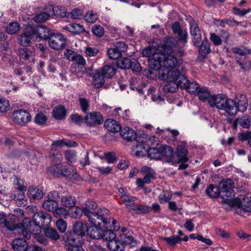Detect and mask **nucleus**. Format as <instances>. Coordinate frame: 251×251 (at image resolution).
<instances>
[{"label":"nucleus","mask_w":251,"mask_h":251,"mask_svg":"<svg viewBox=\"0 0 251 251\" xmlns=\"http://www.w3.org/2000/svg\"><path fill=\"white\" fill-rule=\"evenodd\" d=\"M158 50L162 53V69L158 72L159 78L167 80L168 77H173L178 75V67L181 60H178L173 54V49L166 45L158 47Z\"/></svg>","instance_id":"1"},{"label":"nucleus","mask_w":251,"mask_h":251,"mask_svg":"<svg viewBox=\"0 0 251 251\" xmlns=\"http://www.w3.org/2000/svg\"><path fill=\"white\" fill-rule=\"evenodd\" d=\"M96 202L88 200L86 201L84 209V215L89 219L92 225H104L108 222L109 211L106 208H97Z\"/></svg>","instance_id":"2"},{"label":"nucleus","mask_w":251,"mask_h":251,"mask_svg":"<svg viewBox=\"0 0 251 251\" xmlns=\"http://www.w3.org/2000/svg\"><path fill=\"white\" fill-rule=\"evenodd\" d=\"M0 224H3L5 227L10 231H14L15 233H18L24 236L26 239L30 238V233L28 231L35 232L34 229L31 228L30 221L29 218H25L22 224L16 225L13 221H8L6 216L0 213Z\"/></svg>","instance_id":"3"},{"label":"nucleus","mask_w":251,"mask_h":251,"mask_svg":"<svg viewBox=\"0 0 251 251\" xmlns=\"http://www.w3.org/2000/svg\"><path fill=\"white\" fill-rule=\"evenodd\" d=\"M34 214L33 216V222L34 224V226L32 224L31 221H30V224L32 226L31 228L34 229L35 232H29L30 238L31 237V234L36 235L38 233V230H36V228L40 227L44 228L49 226L51 221V217L50 214L45 212L43 211H37L36 206H32L31 208ZM30 221H31L30 220Z\"/></svg>","instance_id":"4"},{"label":"nucleus","mask_w":251,"mask_h":251,"mask_svg":"<svg viewBox=\"0 0 251 251\" xmlns=\"http://www.w3.org/2000/svg\"><path fill=\"white\" fill-rule=\"evenodd\" d=\"M208 103L211 107L219 110H229V106L234 104L233 99H228L223 94L212 95L208 99Z\"/></svg>","instance_id":"5"},{"label":"nucleus","mask_w":251,"mask_h":251,"mask_svg":"<svg viewBox=\"0 0 251 251\" xmlns=\"http://www.w3.org/2000/svg\"><path fill=\"white\" fill-rule=\"evenodd\" d=\"M162 53L160 52L158 50V48L156 50V53L154 54V55L152 57L148 58V63L149 67L152 70H149L148 73L150 75V77L153 78L154 76L152 75L153 73V71H154L155 72V75H156V73L159 72V70L162 68V57H163L162 56Z\"/></svg>","instance_id":"6"},{"label":"nucleus","mask_w":251,"mask_h":251,"mask_svg":"<svg viewBox=\"0 0 251 251\" xmlns=\"http://www.w3.org/2000/svg\"><path fill=\"white\" fill-rule=\"evenodd\" d=\"M219 186L223 192L228 194L227 198H225L224 195L222 196L223 199L227 203L230 202L231 199L234 196L233 193V188L234 186L233 180L229 178L223 179L220 182Z\"/></svg>","instance_id":"7"},{"label":"nucleus","mask_w":251,"mask_h":251,"mask_svg":"<svg viewBox=\"0 0 251 251\" xmlns=\"http://www.w3.org/2000/svg\"><path fill=\"white\" fill-rule=\"evenodd\" d=\"M102 115L95 111L87 113L84 117V123L89 127H95L102 123Z\"/></svg>","instance_id":"8"},{"label":"nucleus","mask_w":251,"mask_h":251,"mask_svg":"<svg viewBox=\"0 0 251 251\" xmlns=\"http://www.w3.org/2000/svg\"><path fill=\"white\" fill-rule=\"evenodd\" d=\"M141 171L144 174V177L143 178H138L136 184L138 187L142 188L145 183H151V179L155 178V172L153 170L148 166L143 167Z\"/></svg>","instance_id":"9"},{"label":"nucleus","mask_w":251,"mask_h":251,"mask_svg":"<svg viewBox=\"0 0 251 251\" xmlns=\"http://www.w3.org/2000/svg\"><path fill=\"white\" fill-rule=\"evenodd\" d=\"M118 65L122 69H131L132 71L136 72H139L141 70L140 64L135 59H130L125 57L118 61Z\"/></svg>","instance_id":"10"},{"label":"nucleus","mask_w":251,"mask_h":251,"mask_svg":"<svg viewBox=\"0 0 251 251\" xmlns=\"http://www.w3.org/2000/svg\"><path fill=\"white\" fill-rule=\"evenodd\" d=\"M49 44L53 49L60 50L65 47L66 40L62 34H57L52 35L49 38Z\"/></svg>","instance_id":"11"},{"label":"nucleus","mask_w":251,"mask_h":251,"mask_svg":"<svg viewBox=\"0 0 251 251\" xmlns=\"http://www.w3.org/2000/svg\"><path fill=\"white\" fill-rule=\"evenodd\" d=\"M190 25V33L192 36L193 44L196 47H198L201 41V31L198 24L194 19H191L189 21Z\"/></svg>","instance_id":"12"},{"label":"nucleus","mask_w":251,"mask_h":251,"mask_svg":"<svg viewBox=\"0 0 251 251\" xmlns=\"http://www.w3.org/2000/svg\"><path fill=\"white\" fill-rule=\"evenodd\" d=\"M32 31V26L27 27L24 33L18 36V43L23 46L26 47L29 46L32 41H35Z\"/></svg>","instance_id":"13"},{"label":"nucleus","mask_w":251,"mask_h":251,"mask_svg":"<svg viewBox=\"0 0 251 251\" xmlns=\"http://www.w3.org/2000/svg\"><path fill=\"white\" fill-rule=\"evenodd\" d=\"M31 116L27 111H14L13 121L20 125L25 126L31 121Z\"/></svg>","instance_id":"14"},{"label":"nucleus","mask_w":251,"mask_h":251,"mask_svg":"<svg viewBox=\"0 0 251 251\" xmlns=\"http://www.w3.org/2000/svg\"><path fill=\"white\" fill-rule=\"evenodd\" d=\"M33 33L35 41L43 39L45 40L49 39L52 35L50 30L44 25H39L37 27H32Z\"/></svg>","instance_id":"15"},{"label":"nucleus","mask_w":251,"mask_h":251,"mask_svg":"<svg viewBox=\"0 0 251 251\" xmlns=\"http://www.w3.org/2000/svg\"><path fill=\"white\" fill-rule=\"evenodd\" d=\"M110 223V220L108 219V222L104 225L97 226L92 225L93 226L88 229L87 234L92 239H99L101 238L103 227L108 228V226Z\"/></svg>","instance_id":"16"},{"label":"nucleus","mask_w":251,"mask_h":251,"mask_svg":"<svg viewBox=\"0 0 251 251\" xmlns=\"http://www.w3.org/2000/svg\"><path fill=\"white\" fill-rule=\"evenodd\" d=\"M234 104L229 106V110L236 108V110H246L248 106L247 99L244 94L236 96L235 100H233Z\"/></svg>","instance_id":"17"},{"label":"nucleus","mask_w":251,"mask_h":251,"mask_svg":"<svg viewBox=\"0 0 251 251\" xmlns=\"http://www.w3.org/2000/svg\"><path fill=\"white\" fill-rule=\"evenodd\" d=\"M63 239L66 243V248L81 244L80 238L77 236L73 232H67L64 235Z\"/></svg>","instance_id":"18"},{"label":"nucleus","mask_w":251,"mask_h":251,"mask_svg":"<svg viewBox=\"0 0 251 251\" xmlns=\"http://www.w3.org/2000/svg\"><path fill=\"white\" fill-rule=\"evenodd\" d=\"M120 132L123 139L127 141H131L134 140H137V142L139 141L137 140L136 132L129 127L126 126L123 128H121Z\"/></svg>","instance_id":"19"},{"label":"nucleus","mask_w":251,"mask_h":251,"mask_svg":"<svg viewBox=\"0 0 251 251\" xmlns=\"http://www.w3.org/2000/svg\"><path fill=\"white\" fill-rule=\"evenodd\" d=\"M21 235V234H19ZM22 236V235H21ZM23 236H24L23 235ZM25 240H23L21 238H16L13 240L12 244L13 249L15 251H26L28 248L27 243L26 241V238L23 237ZM30 238H29L30 239ZM29 239V238L28 239Z\"/></svg>","instance_id":"20"},{"label":"nucleus","mask_w":251,"mask_h":251,"mask_svg":"<svg viewBox=\"0 0 251 251\" xmlns=\"http://www.w3.org/2000/svg\"><path fill=\"white\" fill-rule=\"evenodd\" d=\"M88 229L87 225L82 222L75 223L73 227V232L80 239L86 235Z\"/></svg>","instance_id":"21"},{"label":"nucleus","mask_w":251,"mask_h":251,"mask_svg":"<svg viewBox=\"0 0 251 251\" xmlns=\"http://www.w3.org/2000/svg\"><path fill=\"white\" fill-rule=\"evenodd\" d=\"M104 126L109 131L113 133L120 131L122 128L119 122L110 119L105 121Z\"/></svg>","instance_id":"22"},{"label":"nucleus","mask_w":251,"mask_h":251,"mask_svg":"<svg viewBox=\"0 0 251 251\" xmlns=\"http://www.w3.org/2000/svg\"><path fill=\"white\" fill-rule=\"evenodd\" d=\"M187 154L188 151L184 144L177 146L176 148V155L179 159L178 162H187L188 161Z\"/></svg>","instance_id":"23"},{"label":"nucleus","mask_w":251,"mask_h":251,"mask_svg":"<svg viewBox=\"0 0 251 251\" xmlns=\"http://www.w3.org/2000/svg\"><path fill=\"white\" fill-rule=\"evenodd\" d=\"M92 77V84L95 88H100L104 84L105 77L103 75L100 71L98 70L96 71Z\"/></svg>","instance_id":"24"},{"label":"nucleus","mask_w":251,"mask_h":251,"mask_svg":"<svg viewBox=\"0 0 251 251\" xmlns=\"http://www.w3.org/2000/svg\"><path fill=\"white\" fill-rule=\"evenodd\" d=\"M108 248L111 251H123L125 246L121 243V240L113 239L107 243Z\"/></svg>","instance_id":"25"},{"label":"nucleus","mask_w":251,"mask_h":251,"mask_svg":"<svg viewBox=\"0 0 251 251\" xmlns=\"http://www.w3.org/2000/svg\"><path fill=\"white\" fill-rule=\"evenodd\" d=\"M168 79L175 80L177 88L179 87L184 89L186 87V85H188L189 81L185 76L180 75L179 70H178V75L173 77H168Z\"/></svg>","instance_id":"26"},{"label":"nucleus","mask_w":251,"mask_h":251,"mask_svg":"<svg viewBox=\"0 0 251 251\" xmlns=\"http://www.w3.org/2000/svg\"><path fill=\"white\" fill-rule=\"evenodd\" d=\"M27 195L30 199L39 200L43 197V193L42 191L39 188L30 186L28 189Z\"/></svg>","instance_id":"27"},{"label":"nucleus","mask_w":251,"mask_h":251,"mask_svg":"<svg viewBox=\"0 0 251 251\" xmlns=\"http://www.w3.org/2000/svg\"><path fill=\"white\" fill-rule=\"evenodd\" d=\"M150 206L140 203H135L131 209L135 214L140 215L150 212Z\"/></svg>","instance_id":"28"},{"label":"nucleus","mask_w":251,"mask_h":251,"mask_svg":"<svg viewBox=\"0 0 251 251\" xmlns=\"http://www.w3.org/2000/svg\"><path fill=\"white\" fill-rule=\"evenodd\" d=\"M63 29L74 34H78L83 32L87 33L82 25L77 24H69L64 27Z\"/></svg>","instance_id":"29"},{"label":"nucleus","mask_w":251,"mask_h":251,"mask_svg":"<svg viewBox=\"0 0 251 251\" xmlns=\"http://www.w3.org/2000/svg\"><path fill=\"white\" fill-rule=\"evenodd\" d=\"M220 189L219 186L218 187L213 184H211L206 189L205 193L210 198H217L220 196Z\"/></svg>","instance_id":"30"},{"label":"nucleus","mask_w":251,"mask_h":251,"mask_svg":"<svg viewBox=\"0 0 251 251\" xmlns=\"http://www.w3.org/2000/svg\"><path fill=\"white\" fill-rule=\"evenodd\" d=\"M198 47H199V53L203 57H205L211 51L209 42L206 39L203 40L201 45L200 44Z\"/></svg>","instance_id":"31"},{"label":"nucleus","mask_w":251,"mask_h":251,"mask_svg":"<svg viewBox=\"0 0 251 251\" xmlns=\"http://www.w3.org/2000/svg\"><path fill=\"white\" fill-rule=\"evenodd\" d=\"M61 203L65 207L72 208L76 204V200L75 197L71 196H64L61 198Z\"/></svg>","instance_id":"32"},{"label":"nucleus","mask_w":251,"mask_h":251,"mask_svg":"<svg viewBox=\"0 0 251 251\" xmlns=\"http://www.w3.org/2000/svg\"><path fill=\"white\" fill-rule=\"evenodd\" d=\"M61 175L77 180H78L80 177L75 172H74L71 168L66 167L64 164V168L62 169V173H61Z\"/></svg>","instance_id":"33"},{"label":"nucleus","mask_w":251,"mask_h":251,"mask_svg":"<svg viewBox=\"0 0 251 251\" xmlns=\"http://www.w3.org/2000/svg\"><path fill=\"white\" fill-rule=\"evenodd\" d=\"M161 146L158 148H151L149 149L148 154L149 156L153 159H161Z\"/></svg>","instance_id":"34"},{"label":"nucleus","mask_w":251,"mask_h":251,"mask_svg":"<svg viewBox=\"0 0 251 251\" xmlns=\"http://www.w3.org/2000/svg\"><path fill=\"white\" fill-rule=\"evenodd\" d=\"M77 145V144L74 141L63 139L62 140H57L53 142L51 144V147L56 148L57 147H63L64 146L75 147Z\"/></svg>","instance_id":"35"},{"label":"nucleus","mask_w":251,"mask_h":251,"mask_svg":"<svg viewBox=\"0 0 251 251\" xmlns=\"http://www.w3.org/2000/svg\"><path fill=\"white\" fill-rule=\"evenodd\" d=\"M121 200L126 206H129L128 210L131 211L133 205L135 204L133 202L136 200V198L133 196H130L125 193L124 195H121Z\"/></svg>","instance_id":"36"},{"label":"nucleus","mask_w":251,"mask_h":251,"mask_svg":"<svg viewBox=\"0 0 251 251\" xmlns=\"http://www.w3.org/2000/svg\"><path fill=\"white\" fill-rule=\"evenodd\" d=\"M64 168V163L54 164L48 168V172L53 176L58 177L62 173V169Z\"/></svg>","instance_id":"37"},{"label":"nucleus","mask_w":251,"mask_h":251,"mask_svg":"<svg viewBox=\"0 0 251 251\" xmlns=\"http://www.w3.org/2000/svg\"><path fill=\"white\" fill-rule=\"evenodd\" d=\"M44 233L46 237L53 241H57L60 238V235L56 230L50 227H46Z\"/></svg>","instance_id":"38"},{"label":"nucleus","mask_w":251,"mask_h":251,"mask_svg":"<svg viewBox=\"0 0 251 251\" xmlns=\"http://www.w3.org/2000/svg\"><path fill=\"white\" fill-rule=\"evenodd\" d=\"M177 89L176 83L173 79L166 82L163 87V90L167 93H175Z\"/></svg>","instance_id":"39"},{"label":"nucleus","mask_w":251,"mask_h":251,"mask_svg":"<svg viewBox=\"0 0 251 251\" xmlns=\"http://www.w3.org/2000/svg\"><path fill=\"white\" fill-rule=\"evenodd\" d=\"M115 69L111 65H105L101 70V74L106 78H111L115 74Z\"/></svg>","instance_id":"40"},{"label":"nucleus","mask_w":251,"mask_h":251,"mask_svg":"<svg viewBox=\"0 0 251 251\" xmlns=\"http://www.w3.org/2000/svg\"><path fill=\"white\" fill-rule=\"evenodd\" d=\"M197 94L199 98L202 101L207 100L212 95H210L209 90L206 87H202L198 90Z\"/></svg>","instance_id":"41"},{"label":"nucleus","mask_w":251,"mask_h":251,"mask_svg":"<svg viewBox=\"0 0 251 251\" xmlns=\"http://www.w3.org/2000/svg\"><path fill=\"white\" fill-rule=\"evenodd\" d=\"M161 158L163 156L167 157L169 160H171L174 156L173 149L168 146H161Z\"/></svg>","instance_id":"42"},{"label":"nucleus","mask_w":251,"mask_h":251,"mask_svg":"<svg viewBox=\"0 0 251 251\" xmlns=\"http://www.w3.org/2000/svg\"><path fill=\"white\" fill-rule=\"evenodd\" d=\"M120 239L123 246L125 245H129L131 246H134L136 245V240L130 236L127 235L126 234L121 235L120 236Z\"/></svg>","instance_id":"43"},{"label":"nucleus","mask_w":251,"mask_h":251,"mask_svg":"<svg viewBox=\"0 0 251 251\" xmlns=\"http://www.w3.org/2000/svg\"><path fill=\"white\" fill-rule=\"evenodd\" d=\"M58 205L57 201L47 200L44 201L42 206L44 209L53 212L55 208L58 206Z\"/></svg>","instance_id":"44"},{"label":"nucleus","mask_w":251,"mask_h":251,"mask_svg":"<svg viewBox=\"0 0 251 251\" xmlns=\"http://www.w3.org/2000/svg\"><path fill=\"white\" fill-rule=\"evenodd\" d=\"M32 54V52L27 48H23L18 50V55L22 59L28 60Z\"/></svg>","instance_id":"45"},{"label":"nucleus","mask_w":251,"mask_h":251,"mask_svg":"<svg viewBox=\"0 0 251 251\" xmlns=\"http://www.w3.org/2000/svg\"><path fill=\"white\" fill-rule=\"evenodd\" d=\"M52 212L54 216L56 218L63 217L64 218H67L68 216V212L65 208L62 207H58L57 206Z\"/></svg>","instance_id":"46"},{"label":"nucleus","mask_w":251,"mask_h":251,"mask_svg":"<svg viewBox=\"0 0 251 251\" xmlns=\"http://www.w3.org/2000/svg\"><path fill=\"white\" fill-rule=\"evenodd\" d=\"M20 28V25L16 22H11L6 27V31L9 34H14L18 32Z\"/></svg>","instance_id":"47"},{"label":"nucleus","mask_w":251,"mask_h":251,"mask_svg":"<svg viewBox=\"0 0 251 251\" xmlns=\"http://www.w3.org/2000/svg\"><path fill=\"white\" fill-rule=\"evenodd\" d=\"M149 149L145 147V144L142 143L136 145L135 154L137 156L143 157L148 154Z\"/></svg>","instance_id":"48"},{"label":"nucleus","mask_w":251,"mask_h":251,"mask_svg":"<svg viewBox=\"0 0 251 251\" xmlns=\"http://www.w3.org/2000/svg\"><path fill=\"white\" fill-rule=\"evenodd\" d=\"M107 54L109 58L115 60L121 57L122 56V53L119 52L114 46L113 48L107 49Z\"/></svg>","instance_id":"49"},{"label":"nucleus","mask_w":251,"mask_h":251,"mask_svg":"<svg viewBox=\"0 0 251 251\" xmlns=\"http://www.w3.org/2000/svg\"><path fill=\"white\" fill-rule=\"evenodd\" d=\"M73 61L75 62L78 67H80L81 72L83 73L85 71L86 61L82 56L77 54L75 57V59H74Z\"/></svg>","instance_id":"50"},{"label":"nucleus","mask_w":251,"mask_h":251,"mask_svg":"<svg viewBox=\"0 0 251 251\" xmlns=\"http://www.w3.org/2000/svg\"><path fill=\"white\" fill-rule=\"evenodd\" d=\"M251 117L249 115L242 116L239 118V125L245 128H249L251 126Z\"/></svg>","instance_id":"51"},{"label":"nucleus","mask_w":251,"mask_h":251,"mask_svg":"<svg viewBox=\"0 0 251 251\" xmlns=\"http://www.w3.org/2000/svg\"><path fill=\"white\" fill-rule=\"evenodd\" d=\"M49 157L55 162L59 161L62 158V155L56 150V148L52 147Z\"/></svg>","instance_id":"52"},{"label":"nucleus","mask_w":251,"mask_h":251,"mask_svg":"<svg viewBox=\"0 0 251 251\" xmlns=\"http://www.w3.org/2000/svg\"><path fill=\"white\" fill-rule=\"evenodd\" d=\"M116 238L115 233L111 230H106L102 231V237L103 240L107 241L108 242L115 239Z\"/></svg>","instance_id":"53"},{"label":"nucleus","mask_w":251,"mask_h":251,"mask_svg":"<svg viewBox=\"0 0 251 251\" xmlns=\"http://www.w3.org/2000/svg\"><path fill=\"white\" fill-rule=\"evenodd\" d=\"M113 46L121 53L126 51L128 48L127 44L122 41L114 42L113 43Z\"/></svg>","instance_id":"54"},{"label":"nucleus","mask_w":251,"mask_h":251,"mask_svg":"<svg viewBox=\"0 0 251 251\" xmlns=\"http://www.w3.org/2000/svg\"><path fill=\"white\" fill-rule=\"evenodd\" d=\"M92 32L95 36L101 37L104 35V29L101 25H95L92 28Z\"/></svg>","instance_id":"55"},{"label":"nucleus","mask_w":251,"mask_h":251,"mask_svg":"<svg viewBox=\"0 0 251 251\" xmlns=\"http://www.w3.org/2000/svg\"><path fill=\"white\" fill-rule=\"evenodd\" d=\"M199 84L196 82H190L188 81V85H186L185 89L187 91L191 94L195 93L199 89Z\"/></svg>","instance_id":"56"},{"label":"nucleus","mask_w":251,"mask_h":251,"mask_svg":"<svg viewBox=\"0 0 251 251\" xmlns=\"http://www.w3.org/2000/svg\"><path fill=\"white\" fill-rule=\"evenodd\" d=\"M163 240L165 241L170 246H175V245L182 241V238L178 236H171L169 237H165Z\"/></svg>","instance_id":"57"},{"label":"nucleus","mask_w":251,"mask_h":251,"mask_svg":"<svg viewBox=\"0 0 251 251\" xmlns=\"http://www.w3.org/2000/svg\"><path fill=\"white\" fill-rule=\"evenodd\" d=\"M85 20L89 23H95L98 19V15L95 13L93 11L88 12L87 14H85L84 16Z\"/></svg>","instance_id":"58"},{"label":"nucleus","mask_w":251,"mask_h":251,"mask_svg":"<svg viewBox=\"0 0 251 251\" xmlns=\"http://www.w3.org/2000/svg\"><path fill=\"white\" fill-rule=\"evenodd\" d=\"M84 214V209H81L78 207H74V208L72 209L70 212V215L74 218H80L82 214Z\"/></svg>","instance_id":"59"},{"label":"nucleus","mask_w":251,"mask_h":251,"mask_svg":"<svg viewBox=\"0 0 251 251\" xmlns=\"http://www.w3.org/2000/svg\"><path fill=\"white\" fill-rule=\"evenodd\" d=\"M157 49L154 47H150L143 50L142 54L144 56L151 58L153 56L154 54L156 53Z\"/></svg>","instance_id":"60"},{"label":"nucleus","mask_w":251,"mask_h":251,"mask_svg":"<svg viewBox=\"0 0 251 251\" xmlns=\"http://www.w3.org/2000/svg\"><path fill=\"white\" fill-rule=\"evenodd\" d=\"M47 121V117L42 113L37 114L34 119L35 123L40 126L45 125Z\"/></svg>","instance_id":"61"},{"label":"nucleus","mask_w":251,"mask_h":251,"mask_svg":"<svg viewBox=\"0 0 251 251\" xmlns=\"http://www.w3.org/2000/svg\"><path fill=\"white\" fill-rule=\"evenodd\" d=\"M71 119L73 123L78 126H81L82 123H84V118L78 114H72Z\"/></svg>","instance_id":"62"},{"label":"nucleus","mask_w":251,"mask_h":251,"mask_svg":"<svg viewBox=\"0 0 251 251\" xmlns=\"http://www.w3.org/2000/svg\"><path fill=\"white\" fill-rule=\"evenodd\" d=\"M50 14H48L46 12H43L39 14L34 18V20L36 23H42L47 20Z\"/></svg>","instance_id":"63"},{"label":"nucleus","mask_w":251,"mask_h":251,"mask_svg":"<svg viewBox=\"0 0 251 251\" xmlns=\"http://www.w3.org/2000/svg\"><path fill=\"white\" fill-rule=\"evenodd\" d=\"M242 205L244 210L251 212V197L244 198L242 202Z\"/></svg>","instance_id":"64"}]
</instances>
